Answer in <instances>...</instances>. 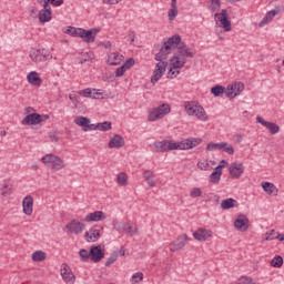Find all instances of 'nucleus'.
<instances>
[{
	"instance_id": "obj_13",
	"label": "nucleus",
	"mask_w": 284,
	"mask_h": 284,
	"mask_svg": "<svg viewBox=\"0 0 284 284\" xmlns=\"http://www.w3.org/2000/svg\"><path fill=\"white\" fill-rule=\"evenodd\" d=\"M101 32L99 28H92L90 30L82 29L80 33V39L84 41V43H94L97 41V36Z\"/></svg>"
},
{
	"instance_id": "obj_40",
	"label": "nucleus",
	"mask_w": 284,
	"mask_h": 284,
	"mask_svg": "<svg viewBox=\"0 0 284 284\" xmlns=\"http://www.w3.org/2000/svg\"><path fill=\"white\" fill-rule=\"evenodd\" d=\"M82 30H83V28L70 27V28L67 30V34H70V37H81Z\"/></svg>"
},
{
	"instance_id": "obj_64",
	"label": "nucleus",
	"mask_w": 284,
	"mask_h": 284,
	"mask_svg": "<svg viewBox=\"0 0 284 284\" xmlns=\"http://www.w3.org/2000/svg\"><path fill=\"white\" fill-rule=\"evenodd\" d=\"M275 239L277 241H284V234H277V236H275Z\"/></svg>"
},
{
	"instance_id": "obj_58",
	"label": "nucleus",
	"mask_w": 284,
	"mask_h": 284,
	"mask_svg": "<svg viewBox=\"0 0 284 284\" xmlns=\"http://www.w3.org/2000/svg\"><path fill=\"white\" fill-rule=\"evenodd\" d=\"M103 3L106 6H116V3H121V0H103Z\"/></svg>"
},
{
	"instance_id": "obj_30",
	"label": "nucleus",
	"mask_w": 284,
	"mask_h": 284,
	"mask_svg": "<svg viewBox=\"0 0 284 284\" xmlns=\"http://www.w3.org/2000/svg\"><path fill=\"white\" fill-rule=\"evenodd\" d=\"M234 90H236V92H226V97L229 99H236V97H239V94H241V92H243L245 90V84H243L242 82L235 83L234 84Z\"/></svg>"
},
{
	"instance_id": "obj_42",
	"label": "nucleus",
	"mask_w": 284,
	"mask_h": 284,
	"mask_svg": "<svg viewBox=\"0 0 284 284\" xmlns=\"http://www.w3.org/2000/svg\"><path fill=\"white\" fill-rule=\"evenodd\" d=\"M272 267H283V256L277 255L271 261Z\"/></svg>"
},
{
	"instance_id": "obj_63",
	"label": "nucleus",
	"mask_w": 284,
	"mask_h": 284,
	"mask_svg": "<svg viewBox=\"0 0 284 284\" xmlns=\"http://www.w3.org/2000/svg\"><path fill=\"white\" fill-rule=\"evenodd\" d=\"M48 119H50V115L48 114L40 115V123H43V121H48Z\"/></svg>"
},
{
	"instance_id": "obj_17",
	"label": "nucleus",
	"mask_w": 284,
	"mask_h": 284,
	"mask_svg": "<svg viewBox=\"0 0 284 284\" xmlns=\"http://www.w3.org/2000/svg\"><path fill=\"white\" fill-rule=\"evenodd\" d=\"M212 236H213L212 230H207V229H197L193 233V239H195V241H199L200 243L210 241Z\"/></svg>"
},
{
	"instance_id": "obj_18",
	"label": "nucleus",
	"mask_w": 284,
	"mask_h": 284,
	"mask_svg": "<svg viewBox=\"0 0 284 284\" xmlns=\"http://www.w3.org/2000/svg\"><path fill=\"white\" fill-rule=\"evenodd\" d=\"M39 21L40 23H48V21L52 20V7L48 4V2L43 3V9L39 12Z\"/></svg>"
},
{
	"instance_id": "obj_22",
	"label": "nucleus",
	"mask_w": 284,
	"mask_h": 284,
	"mask_svg": "<svg viewBox=\"0 0 284 284\" xmlns=\"http://www.w3.org/2000/svg\"><path fill=\"white\" fill-rule=\"evenodd\" d=\"M21 123L22 125H39V123H41V114L30 113L24 116Z\"/></svg>"
},
{
	"instance_id": "obj_55",
	"label": "nucleus",
	"mask_w": 284,
	"mask_h": 284,
	"mask_svg": "<svg viewBox=\"0 0 284 284\" xmlns=\"http://www.w3.org/2000/svg\"><path fill=\"white\" fill-rule=\"evenodd\" d=\"M144 181H150V179H154V172L146 170L143 172Z\"/></svg>"
},
{
	"instance_id": "obj_38",
	"label": "nucleus",
	"mask_w": 284,
	"mask_h": 284,
	"mask_svg": "<svg viewBox=\"0 0 284 284\" xmlns=\"http://www.w3.org/2000/svg\"><path fill=\"white\" fill-rule=\"evenodd\" d=\"M91 99H105V91L102 89H92Z\"/></svg>"
},
{
	"instance_id": "obj_15",
	"label": "nucleus",
	"mask_w": 284,
	"mask_h": 284,
	"mask_svg": "<svg viewBox=\"0 0 284 284\" xmlns=\"http://www.w3.org/2000/svg\"><path fill=\"white\" fill-rule=\"evenodd\" d=\"M234 227L237 232H247L250 230V219H247L244 214L237 215L234 221Z\"/></svg>"
},
{
	"instance_id": "obj_34",
	"label": "nucleus",
	"mask_w": 284,
	"mask_h": 284,
	"mask_svg": "<svg viewBox=\"0 0 284 284\" xmlns=\"http://www.w3.org/2000/svg\"><path fill=\"white\" fill-rule=\"evenodd\" d=\"M47 256L48 255L45 254V252L36 251L32 253L31 258H32V261H34V263H41V261H45Z\"/></svg>"
},
{
	"instance_id": "obj_52",
	"label": "nucleus",
	"mask_w": 284,
	"mask_h": 284,
	"mask_svg": "<svg viewBox=\"0 0 284 284\" xmlns=\"http://www.w3.org/2000/svg\"><path fill=\"white\" fill-rule=\"evenodd\" d=\"M124 232H126L129 236H134L135 234H139V229L136 226H126Z\"/></svg>"
},
{
	"instance_id": "obj_57",
	"label": "nucleus",
	"mask_w": 284,
	"mask_h": 284,
	"mask_svg": "<svg viewBox=\"0 0 284 284\" xmlns=\"http://www.w3.org/2000/svg\"><path fill=\"white\" fill-rule=\"evenodd\" d=\"M49 138H50V141L52 143H58L59 142V136L57 135V132L49 133Z\"/></svg>"
},
{
	"instance_id": "obj_6",
	"label": "nucleus",
	"mask_w": 284,
	"mask_h": 284,
	"mask_svg": "<svg viewBox=\"0 0 284 284\" xmlns=\"http://www.w3.org/2000/svg\"><path fill=\"white\" fill-rule=\"evenodd\" d=\"M41 162L44 163V165H50L51 170H55L58 172L65 168V162L60 156L52 153L42 156Z\"/></svg>"
},
{
	"instance_id": "obj_48",
	"label": "nucleus",
	"mask_w": 284,
	"mask_h": 284,
	"mask_svg": "<svg viewBox=\"0 0 284 284\" xmlns=\"http://www.w3.org/2000/svg\"><path fill=\"white\" fill-rule=\"evenodd\" d=\"M239 284H256V282L248 276H242L239 278Z\"/></svg>"
},
{
	"instance_id": "obj_41",
	"label": "nucleus",
	"mask_w": 284,
	"mask_h": 284,
	"mask_svg": "<svg viewBox=\"0 0 284 284\" xmlns=\"http://www.w3.org/2000/svg\"><path fill=\"white\" fill-rule=\"evenodd\" d=\"M79 255L81 257V261L85 262V261H92V254H90V252H88V250L82 248L79 252Z\"/></svg>"
},
{
	"instance_id": "obj_7",
	"label": "nucleus",
	"mask_w": 284,
	"mask_h": 284,
	"mask_svg": "<svg viewBox=\"0 0 284 284\" xmlns=\"http://www.w3.org/2000/svg\"><path fill=\"white\" fill-rule=\"evenodd\" d=\"M29 57L33 63H45L48 59H52V54H50L44 48L32 49Z\"/></svg>"
},
{
	"instance_id": "obj_10",
	"label": "nucleus",
	"mask_w": 284,
	"mask_h": 284,
	"mask_svg": "<svg viewBox=\"0 0 284 284\" xmlns=\"http://www.w3.org/2000/svg\"><path fill=\"white\" fill-rule=\"evenodd\" d=\"M207 152H214V150H220L221 152H225L226 154H234V146L227 142H220V143H214L211 142L206 145Z\"/></svg>"
},
{
	"instance_id": "obj_19",
	"label": "nucleus",
	"mask_w": 284,
	"mask_h": 284,
	"mask_svg": "<svg viewBox=\"0 0 284 284\" xmlns=\"http://www.w3.org/2000/svg\"><path fill=\"white\" fill-rule=\"evenodd\" d=\"M60 273L64 283H74V281H77L74 273H72V270H70V266L65 263L61 265Z\"/></svg>"
},
{
	"instance_id": "obj_14",
	"label": "nucleus",
	"mask_w": 284,
	"mask_h": 284,
	"mask_svg": "<svg viewBox=\"0 0 284 284\" xmlns=\"http://www.w3.org/2000/svg\"><path fill=\"white\" fill-rule=\"evenodd\" d=\"M256 123H260V125H263L264 128H266L270 134H278V132H281V126H278V124L274 122L265 121V119H263V116L261 115L256 116Z\"/></svg>"
},
{
	"instance_id": "obj_32",
	"label": "nucleus",
	"mask_w": 284,
	"mask_h": 284,
	"mask_svg": "<svg viewBox=\"0 0 284 284\" xmlns=\"http://www.w3.org/2000/svg\"><path fill=\"white\" fill-rule=\"evenodd\" d=\"M223 174V171H220V170H216L214 169V171L211 173V175L209 176V181L210 183H213V184H219L221 183V176Z\"/></svg>"
},
{
	"instance_id": "obj_11",
	"label": "nucleus",
	"mask_w": 284,
	"mask_h": 284,
	"mask_svg": "<svg viewBox=\"0 0 284 284\" xmlns=\"http://www.w3.org/2000/svg\"><path fill=\"white\" fill-rule=\"evenodd\" d=\"M64 232L67 234H82V232H85V224L79 222V220H72L64 226Z\"/></svg>"
},
{
	"instance_id": "obj_24",
	"label": "nucleus",
	"mask_w": 284,
	"mask_h": 284,
	"mask_svg": "<svg viewBox=\"0 0 284 284\" xmlns=\"http://www.w3.org/2000/svg\"><path fill=\"white\" fill-rule=\"evenodd\" d=\"M74 124L75 125H79L80 128H85L84 129V132H88V130L92 131V126H94V124H91V121L89 118H85V116H77L74 119Z\"/></svg>"
},
{
	"instance_id": "obj_27",
	"label": "nucleus",
	"mask_w": 284,
	"mask_h": 284,
	"mask_svg": "<svg viewBox=\"0 0 284 284\" xmlns=\"http://www.w3.org/2000/svg\"><path fill=\"white\" fill-rule=\"evenodd\" d=\"M122 62H123V54L119 52H112L108 55L106 63H109V65H121Z\"/></svg>"
},
{
	"instance_id": "obj_1",
	"label": "nucleus",
	"mask_w": 284,
	"mask_h": 284,
	"mask_svg": "<svg viewBox=\"0 0 284 284\" xmlns=\"http://www.w3.org/2000/svg\"><path fill=\"white\" fill-rule=\"evenodd\" d=\"M181 41V36L175 34L169 38L161 47L160 52L155 54V61H159L155 64V69L153 71V75L151 77V83H159L163 74H165V70L168 69V55L172 54V51L176 49V43Z\"/></svg>"
},
{
	"instance_id": "obj_5",
	"label": "nucleus",
	"mask_w": 284,
	"mask_h": 284,
	"mask_svg": "<svg viewBox=\"0 0 284 284\" xmlns=\"http://www.w3.org/2000/svg\"><path fill=\"white\" fill-rule=\"evenodd\" d=\"M170 112H172V108H170V104L163 103L149 112L148 121H161V119L168 116Z\"/></svg>"
},
{
	"instance_id": "obj_26",
	"label": "nucleus",
	"mask_w": 284,
	"mask_h": 284,
	"mask_svg": "<svg viewBox=\"0 0 284 284\" xmlns=\"http://www.w3.org/2000/svg\"><path fill=\"white\" fill-rule=\"evenodd\" d=\"M34 203V199H32V196L28 195L23 199L22 201V207H23V212L27 214V216H32V205Z\"/></svg>"
},
{
	"instance_id": "obj_16",
	"label": "nucleus",
	"mask_w": 284,
	"mask_h": 284,
	"mask_svg": "<svg viewBox=\"0 0 284 284\" xmlns=\"http://www.w3.org/2000/svg\"><path fill=\"white\" fill-rule=\"evenodd\" d=\"M243 172H245V166L241 162H233L229 166V173L232 179H241L243 176Z\"/></svg>"
},
{
	"instance_id": "obj_50",
	"label": "nucleus",
	"mask_w": 284,
	"mask_h": 284,
	"mask_svg": "<svg viewBox=\"0 0 284 284\" xmlns=\"http://www.w3.org/2000/svg\"><path fill=\"white\" fill-rule=\"evenodd\" d=\"M80 97H84V99H92V89L88 88L79 91Z\"/></svg>"
},
{
	"instance_id": "obj_12",
	"label": "nucleus",
	"mask_w": 284,
	"mask_h": 284,
	"mask_svg": "<svg viewBox=\"0 0 284 284\" xmlns=\"http://www.w3.org/2000/svg\"><path fill=\"white\" fill-rule=\"evenodd\" d=\"M189 241H191L187 236V234H181L178 236L176 240L170 243L169 250L170 252H179L184 248L185 245H187Z\"/></svg>"
},
{
	"instance_id": "obj_46",
	"label": "nucleus",
	"mask_w": 284,
	"mask_h": 284,
	"mask_svg": "<svg viewBox=\"0 0 284 284\" xmlns=\"http://www.w3.org/2000/svg\"><path fill=\"white\" fill-rule=\"evenodd\" d=\"M203 195V191H201V187H194L191 192H190V196L191 199H199L200 196Z\"/></svg>"
},
{
	"instance_id": "obj_29",
	"label": "nucleus",
	"mask_w": 284,
	"mask_h": 284,
	"mask_svg": "<svg viewBox=\"0 0 284 284\" xmlns=\"http://www.w3.org/2000/svg\"><path fill=\"white\" fill-rule=\"evenodd\" d=\"M92 131L94 130H100V132H109V130H112V122L110 121H104L100 122L98 124H93Z\"/></svg>"
},
{
	"instance_id": "obj_51",
	"label": "nucleus",
	"mask_w": 284,
	"mask_h": 284,
	"mask_svg": "<svg viewBox=\"0 0 284 284\" xmlns=\"http://www.w3.org/2000/svg\"><path fill=\"white\" fill-rule=\"evenodd\" d=\"M276 240V231L271 230L270 233H265L264 241H275Z\"/></svg>"
},
{
	"instance_id": "obj_62",
	"label": "nucleus",
	"mask_w": 284,
	"mask_h": 284,
	"mask_svg": "<svg viewBox=\"0 0 284 284\" xmlns=\"http://www.w3.org/2000/svg\"><path fill=\"white\" fill-rule=\"evenodd\" d=\"M149 187H154L156 185V183L154 182V179H150V180H145Z\"/></svg>"
},
{
	"instance_id": "obj_9",
	"label": "nucleus",
	"mask_w": 284,
	"mask_h": 284,
	"mask_svg": "<svg viewBox=\"0 0 284 284\" xmlns=\"http://www.w3.org/2000/svg\"><path fill=\"white\" fill-rule=\"evenodd\" d=\"M215 21L224 29V32H232V21L229 19L226 9H223L220 13H215Z\"/></svg>"
},
{
	"instance_id": "obj_60",
	"label": "nucleus",
	"mask_w": 284,
	"mask_h": 284,
	"mask_svg": "<svg viewBox=\"0 0 284 284\" xmlns=\"http://www.w3.org/2000/svg\"><path fill=\"white\" fill-rule=\"evenodd\" d=\"M135 39H136V34H134V31H131L129 33V41H130V43H134Z\"/></svg>"
},
{
	"instance_id": "obj_33",
	"label": "nucleus",
	"mask_w": 284,
	"mask_h": 284,
	"mask_svg": "<svg viewBox=\"0 0 284 284\" xmlns=\"http://www.w3.org/2000/svg\"><path fill=\"white\" fill-rule=\"evenodd\" d=\"M232 207H236V200L229 197L221 203L222 210H232Z\"/></svg>"
},
{
	"instance_id": "obj_35",
	"label": "nucleus",
	"mask_w": 284,
	"mask_h": 284,
	"mask_svg": "<svg viewBox=\"0 0 284 284\" xmlns=\"http://www.w3.org/2000/svg\"><path fill=\"white\" fill-rule=\"evenodd\" d=\"M196 165L199 170L204 172H210V170H212V162H209L207 160H200Z\"/></svg>"
},
{
	"instance_id": "obj_39",
	"label": "nucleus",
	"mask_w": 284,
	"mask_h": 284,
	"mask_svg": "<svg viewBox=\"0 0 284 284\" xmlns=\"http://www.w3.org/2000/svg\"><path fill=\"white\" fill-rule=\"evenodd\" d=\"M116 183H118V185H122V186L128 185V174H125L123 172L119 173L116 175Z\"/></svg>"
},
{
	"instance_id": "obj_37",
	"label": "nucleus",
	"mask_w": 284,
	"mask_h": 284,
	"mask_svg": "<svg viewBox=\"0 0 284 284\" xmlns=\"http://www.w3.org/2000/svg\"><path fill=\"white\" fill-rule=\"evenodd\" d=\"M223 92H226V91H225V88L221 84H216L215 87L211 88V94L214 97H221Z\"/></svg>"
},
{
	"instance_id": "obj_54",
	"label": "nucleus",
	"mask_w": 284,
	"mask_h": 284,
	"mask_svg": "<svg viewBox=\"0 0 284 284\" xmlns=\"http://www.w3.org/2000/svg\"><path fill=\"white\" fill-rule=\"evenodd\" d=\"M134 65V58H129L123 64L122 67L126 70H130V68H132Z\"/></svg>"
},
{
	"instance_id": "obj_45",
	"label": "nucleus",
	"mask_w": 284,
	"mask_h": 284,
	"mask_svg": "<svg viewBox=\"0 0 284 284\" xmlns=\"http://www.w3.org/2000/svg\"><path fill=\"white\" fill-rule=\"evenodd\" d=\"M210 1H211L210 9L212 10V12H219V10H221V0H210Z\"/></svg>"
},
{
	"instance_id": "obj_23",
	"label": "nucleus",
	"mask_w": 284,
	"mask_h": 284,
	"mask_svg": "<svg viewBox=\"0 0 284 284\" xmlns=\"http://www.w3.org/2000/svg\"><path fill=\"white\" fill-rule=\"evenodd\" d=\"M84 239L88 243H97L101 239V231L97 227H91L85 234Z\"/></svg>"
},
{
	"instance_id": "obj_3",
	"label": "nucleus",
	"mask_w": 284,
	"mask_h": 284,
	"mask_svg": "<svg viewBox=\"0 0 284 284\" xmlns=\"http://www.w3.org/2000/svg\"><path fill=\"white\" fill-rule=\"evenodd\" d=\"M184 110L189 116H196L199 121L205 122L209 119L205 109H203L199 102L185 101Z\"/></svg>"
},
{
	"instance_id": "obj_47",
	"label": "nucleus",
	"mask_w": 284,
	"mask_h": 284,
	"mask_svg": "<svg viewBox=\"0 0 284 284\" xmlns=\"http://www.w3.org/2000/svg\"><path fill=\"white\" fill-rule=\"evenodd\" d=\"M172 9L169 10V20L174 21L176 19V16L179 14V10H176V2L174 7H171Z\"/></svg>"
},
{
	"instance_id": "obj_25",
	"label": "nucleus",
	"mask_w": 284,
	"mask_h": 284,
	"mask_svg": "<svg viewBox=\"0 0 284 284\" xmlns=\"http://www.w3.org/2000/svg\"><path fill=\"white\" fill-rule=\"evenodd\" d=\"M123 145H125V139H123V136L120 134L113 135L109 141V148L111 149L123 148Z\"/></svg>"
},
{
	"instance_id": "obj_20",
	"label": "nucleus",
	"mask_w": 284,
	"mask_h": 284,
	"mask_svg": "<svg viewBox=\"0 0 284 284\" xmlns=\"http://www.w3.org/2000/svg\"><path fill=\"white\" fill-rule=\"evenodd\" d=\"M90 254H91V261H93V263H100V261H103V257L105 256V253L103 252V248L101 245L92 246L90 248Z\"/></svg>"
},
{
	"instance_id": "obj_31",
	"label": "nucleus",
	"mask_w": 284,
	"mask_h": 284,
	"mask_svg": "<svg viewBox=\"0 0 284 284\" xmlns=\"http://www.w3.org/2000/svg\"><path fill=\"white\" fill-rule=\"evenodd\" d=\"M277 12L276 10L268 11L265 17L262 19V21L258 23L260 28H263L267 26V23H271L274 20V17H276Z\"/></svg>"
},
{
	"instance_id": "obj_59",
	"label": "nucleus",
	"mask_w": 284,
	"mask_h": 284,
	"mask_svg": "<svg viewBox=\"0 0 284 284\" xmlns=\"http://www.w3.org/2000/svg\"><path fill=\"white\" fill-rule=\"evenodd\" d=\"M225 165H227V161L222 160L220 162V164L215 168V170H219L220 172H223V168H225Z\"/></svg>"
},
{
	"instance_id": "obj_28",
	"label": "nucleus",
	"mask_w": 284,
	"mask_h": 284,
	"mask_svg": "<svg viewBox=\"0 0 284 284\" xmlns=\"http://www.w3.org/2000/svg\"><path fill=\"white\" fill-rule=\"evenodd\" d=\"M27 81L30 85H41L43 81L37 71H31L27 74Z\"/></svg>"
},
{
	"instance_id": "obj_2",
	"label": "nucleus",
	"mask_w": 284,
	"mask_h": 284,
	"mask_svg": "<svg viewBox=\"0 0 284 284\" xmlns=\"http://www.w3.org/2000/svg\"><path fill=\"white\" fill-rule=\"evenodd\" d=\"M202 140L199 138L185 139L181 142H175L173 140H162L154 142L152 144L154 152L158 154H163L165 152H172L174 150H192L196 145H201Z\"/></svg>"
},
{
	"instance_id": "obj_43",
	"label": "nucleus",
	"mask_w": 284,
	"mask_h": 284,
	"mask_svg": "<svg viewBox=\"0 0 284 284\" xmlns=\"http://www.w3.org/2000/svg\"><path fill=\"white\" fill-rule=\"evenodd\" d=\"M113 227L120 233L128 230V225L124 222H113Z\"/></svg>"
},
{
	"instance_id": "obj_49",
	"label": "nucleus",
	"mask_w": 284,
	"mask_h": 284,
	"mask_svg": "<svg viewBox=\"0 0 284 284\" xmlns=\"http://www.w3.org/2000/svg\"><path fill=\"white\" fill-rule=\"evenodd\" d=\"M132 283H141L143 282V273L142 272H138L135 274L132 275L131 277Z\"/></svg>"
},
{
	"instance_id": "obj_4",
	"label": "nucleus",
	"mask_w": 284,
	"mask_h": 284,
	"mask_svg": "<svg viewBox=\"0 0 284 284\" xmlns=\"http://www.w3.org/2000/svg\"><path fill=\"white\" fill-rule=\"evenodd\" d=\"M186 59L185 57L176 55L170 59V70L168 72V79H176L179 74H181V68L185 65Z\"/></svg>"
},
{
	"instance_id": "obj_21",
	"label": "nucleus",
	"mask_w": 284,
	"mask_h": 284,
	"mask_svg": "<svg viewBox=\"0 0 284 284\" xmlns=\"http://www.w3.org/2000/svg\"><path fill=\"white\" fill-rule=\"evenodd\" d=\"M99 221H105V213L103 211L89 213L84 217L85 223H99Z\"/></svg>"
},
{
	"instance_id": "obj_44",
	"label": "nucleus",
	"mask_w": 284,
	"mask_h": 284,
	"mask_svg": "<svg viewBox=\"0 0 284 284\" xmlns=\"http://www.w3.org/2000/svg\"><path fill=\"white\" fill-rule=\"evenodd\" d=\"M119 258V252L114 251L111 253L110 257L105 262V267H110Z\"/></svg>"
},
{
	"instance_id": "obj_61",
	"label": "nucleus",
	"mask_w": 284,
	"mask_h": 284,
	"mask_svg": "<svg viewBox=\"0 0 284 284\" xmlns=\"http://www.w3.org/2000/svg\"><path fill=\"white\" fill-rule=\"evenodd\" d=\"M227 92H233V93L236 92V89H234V84H229V85H227L226 91H225V94H227Z\"/></svg>"
},
{
	"instance_id": "obj_53",
	"label": "nucleus",
	"mask_w": 284,
	"mask_h": 284,
	"mask_svg": "<svg viewBox=\"0 0 284 284\" xmlns=\"http://www.w3.org/2000/svg\"><path fill=\"white\" fill-rule=\"evenodd\" d=\"M44 3H48V6H54V8H61L63 6V0H45Z\"/></svg>"
},
{
	"instance_id": "obj_56",
	"label": "nucleus",
	"mask_w": 284,
	"mask_h": 284,
	"mask_svg": "<svg viewBox=\"0 0 284 284\" xmlns=\"http://www.w3.org/2000/svg\"><path fill=\"white\" fill-rule=\"evenodd\" d=\"M125 72H128V70L125 69V67L121 65L115 70V77H123V74H125Z\"/></svg>"
},
{
	"instance_id": "obj_8",
	"label": "nucleus",
	"mask_w": 284,
	"mask_h": 284,
	"mask_svg": "<svg viewBox=\"0 0 284 284\" xmlns=\"http://www.w3.org/2000/svg\"><path fill=\"white\" fill-rule=\"evenodd\" d=\"M174 54H176L178 57H184V59L185 57H187L189 59H194L196 51L190 49V47H187L185 42L181 41V37H180V41L175 43Z\"/></svg>"
},
{
	"instance_id": "obj_36",
	"label": "nucleus",
	"mask_w": 284,
	"mask_h": 284,
	"mask_svg": "<svg viewBox=\"0 0 284 284\" xmlns=\"http://www.w3.org/2000/svg\"><path fill=\"white\" fill-rule=\"evenodd\" d=\"M262 189L264 190V192H266V194L272 195V194H274V191L276 190V185H274V183L263 182Z\"/></svg>"
}]
</instances>
